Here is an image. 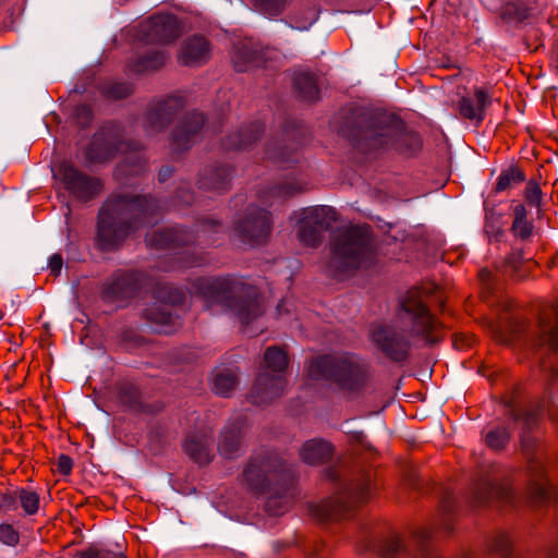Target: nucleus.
<instances>
[{"label":"nucleus","mask_w":558,"mask_h":558,"mask_svg":"<svg viewBox=\"0 0 558 558\" xmlns=\"http://www.w3.org/2000/svg\"><path fill=\"white\" fill-rule=\"evenodd\" d=\"M435 281H422L421 287L411 288L399 300L398 319L409 326V330L392 325H374L369 330L372 342L386 357L401 363L410 357L411 341L409 335L418 337L428 345L442 339V324L430 313L433 302L442 305V296Z\"/></svg>","instance_id":"f257e3e1"},{"label":"nucleus","mask_w":558,"mask_h":558,"mask_svg":"<svg viewBox=\"0 0 558 558\" xmlns=\"http://www.w3.org/2000/svg\"><path fill=\"white\" fill-rule=\"evenodd\" d=\"M157 203L153 198L125 192L112 193L98 214L97 245L100 250L116 248L129 234L151 222Z\"/></svg>","instance_id":"f03ea898"},{"label":"nucleus","mask_w":558,"mask_h":558,"mask_svg":"<svg viewBox=\"0 0 558 558\" xmlns=\"http://www.w3.org/2000/svg\"><path fill=\"white\" fill-rule=\"evenodd\" d=\"M151 304L144 310L143 317L149 322L157 332L170 333L177 326V318L168 308L184 300V292L175 289L169 281H110L104 298L110 302H125L141 294Z\"/></svg>","instance_id":"7ed1b4c3"},{"label":"nucleus","mask_w":558,"mask_h":558,"mask_svg":"<svg viewBox=\"0 0 558 558\" xmlns=\"http://www.w3.org/2000/svg\"><path fill=\"white\" fill-rule=\"evenodd\" d=\"M355 146L364 154L396 150L412 155L421 149L422 141L417 133L407 130L400 118L381 113L371 117L359 131Z\"/></svg>","instance_id":"20e7f679"},{"label":"nucleus","mask_w":558,"mask_h":558,"mask_svg":"<svg viewBox=\"0 0 558 558\" xmlns=\"http://www.w3.org/2000/svg\"><path fill=\"white\" fill-rule=\"evenodd\" d=\"M197 295L208 306L218 304L227 307L243 324L254 320L265 311L264 299L255 286L244 281H198Z\"/></svg>","instance_id":"39448f33"},{"label":"nucleus","mask_w":558,"mask_h":558,"mask_svg":"<svg viewBox=\"0 0 558 558\" xmlns=\"http://www.w3.org/2000/svg\"><path fill=\"white\" fill-rule=\"evenodd\" d=\"M307 373L315 380H331L347 393L361 391L369 378L367 363L350 353L318 356L312 360Z\"/></svg>","instance_id":"423d86ee"},{"label":"nucleus","mask_w":558,"mask_h":558,"mask_svg":"<svg viewBox=\"0 0 558 558\" xmlns=\"http://www.w3.org/2000/svg\"><path fill=\"white\" fill-rule=\"evenodd\" d=\"M373 492L371 474H360L340 492L312 506V514L319 521H337L350 515L360 505L366 502Z\"/></svg>","instance_id":"0eeeda50"},{"label":"nucleus","mask_w":558,"mask_h":558,"mask_svg":"<svg viewBox=\"0 0 558 558\" xmlns=\"http://www.w3.org/2000/svg\"><path fill=\"white\" fill-rule=\"evenodd\" d=\"M331 253L343 267H369L376 256L371 228L354 226L340 231L331 242Z\"/></svg>","instance_id":"6e6552de"},{"label":"nucleus","mask_w":558,"mask_h":558,"mask_svg":"<svg viewBox=\"0 0 558 558\" xmlns=\"http://www.w3.org/2000/svg\"><path fill=\"white\" fill-rule=\"evenodd\" d=\"M245 485L256 494H270L289 478V468L276 452L262 451L253 454L243 470Z\"/></svg>","instance_id":"1a4fd4ad"},{"label":"nucleus","mask_w":558,"mask_h":558,"mask_svg":"<svg viewBox=\"0 0 558 558\" xmlns=\"http://www.w3.org/2000/svg\"><path fill=\"white\" fill-rule=\"evenodd\" d=\"M298 238L302 244L310 247L318 246L323 233L329 230L338 219L336 209L330 206L308 207L301 211Z\"/></svg>","instance_id":"9d476101"},{"label":"nucleus","mask_w":558,"mask_h":558,"mask_svg":"<svg viewBox=\"0 0 558 558\" xmlns=\"http://www.w3.org/2000/svg\"><path fill=\"white\" fill-rule=\"evenodd\" d=\"M535 439L523 433L521 436V449L527 458L529 493L533 501L538 504L550 502L554 490L546 477L543 461L538 456H533Z\"/></svg>","instance_id":"9b49d317"},{"label":"nucleus","mask_w":558,"mask_h":558,"mask_svg":"<svg viewBox=\"0 0 558 558\" xmlns=\"http://www.w3.org/2000/svg\"><path fill=\"white\" fill-rule=\"evenodd\" d=\"M53 178L75 198L88 201L101 191V183L78 171L69 162H61L53 169Z\"/></svg>","instance_id":"f8f14e48"},{"label":"nucleus","mask_w":558,"mask_h":558,"mask_svg":"<svg viewBox=\"0 0 558 558\" xmlns=\"http://www.w3.org/2000/svg\"><path fill=\"white\" fill-rule=\"evenodd\" d=\"M522 322L515 329L518 333L526 332L527 339L536 347L558 349V301L545 306L539 314L538 323L532 330Z\"/></svg>","instance_id":"ddd939ff"},{"label":"nucleus","mask_w":558,"mask_h":558,"mask_svg":"<svg viewBox=\"0 0 558 558\" xmlns=\"http://www.w3.org/2000/svg\"><path fill=\"white\" fill-rule=\"evenodd\" d=\"M271 220L269 211L252 208L245 219L239 221L235 231L243 242L258 245L265 242L270 233Z\"/></svg>","instance_id":"4468645a"},{"label":"nucleus","mask_w":558,"mask_h":558,"mask_svg":"<svg viewBox=\"0 0 558 558\" xmlns=\"http://www.w3.org/2000/svg\"><path fill=\"white\" fill-rule=\"evenodd\" d=\"M286 387L287 380L284 375L269 374L265 371L258 374L252 387L250 398L255 404H266L281 397Z\"/></svg>","instance_id":"2eb2a0df"},{"label":"nucleus","mask_w":558,"mask_h":558,"mask_svg":"<svg viewBox=\"0 0 558 558\" xmlns=\"http://www.w3.org/2000/svg\"><path fill=\"white\" fill-rule=\"evenodd\" d=\"M492 105V95L486 88L475 87L471 94L462 96L457 102V110L461 118L481 123L486 110Z\"/></svg>","instance_id":"dca6fc26"},{"label":"nucleus","mask_w":558,"mask_h":558,"mask_svg":"<svg viewBox=\"0 0 558 558\" xmlns=\"http://www.w3.org/2000/svg\"><path fill=\"white\" fill-rule=\"evenodd\" d=\"M148 36L153 41L168 44L177 39L182 27L179 20L169 13L157 14L149 19L146 25Z\"/></svg>","instance_id":"f3484780"},{"label":"nucleus","mask_w":558,"mask_h":558,"mask_svg":"<svg viewBox=\"0 0 558 558\" xmlns=\"http://www.w3.org/2000/svg\"><path fill=\"white\" fill-rule=\"evenodd\" d=\"M214 438L209 430H199L190 435L183 449L185 453L196 463L204 465L213 460L211 447Z\"/></svg>","instance_id":"a211bd4d"},{"label":"nucleus","mask_w":558,"mask_h":558,"mask_svg":"<svg viewBox=\"0 0 558 558\" xmlns=\"http://www.w3.org/2000/svg\"><path fill=\"white\" fill-rule=\"evenodd\" d=\"M192 234L179 228L159 229L147 235V245L155 248H177L186 245L192 240Z\"/></svg>","instance_id":"6ab92c4d"},{"label":"nucleus","mask_w":558,"mask_h":558,"mask_svg":"<svg viewBox=\"0 0 558 558\" xmlns=\"http://www.w3.org/2000/svg\"><path fill=\"white\" fill-rule=\"evenodd\" d=\"M242 423L236 421L227 424L221 430L218 451L226 459H234L242 452Z\"/></svg>","instance_id":"aec40b11"},{"label":"nucleus","mask_w":558,"mask_h":558,"mask_svg":"<svg viewBox=\"0 0 558 558\" xmlns=\"http://www.w3.org/2000/svg\"><path fill=\"white\" fill-rule=\"evenodd\" d=\"M210 48L207 40L202 36H194L184 41L179 60L184 65L195 66L208 61Z\"/></svg>","instance_id":"412c9836"},{"label":"nucleus","mask_w":558,"mask_h":558,"mask_svg":"<svg viewBox=\"0 0 558 558\" xmlns=\"http://www.w3.org/2000/svg\"><path fill=\"white\" fill-rule=\"evenodd\" d=\"M204 124V117L199 112H192L184 118L175 130L172 142L177 149H186L191 146L193 136Z\"/></svg>","instance_id":"4be33fe9"},{"label":"nucleus","mask_w":558,"mask_h":558,"mask_svg":"<svg viewBox=\"0 0 558 558\" xmlns=\"http://www.w3.org/2000/svg\"><path fill=\"white\" fill-rule=\"evenodd\" d=\"M182 107V100L179 97H169L158 102L147 114L149 128L153 130L163 128Z\"/></svg>","instance_id":"5701e85b"},{"label":"nucleus","mask_w":558,"mask_h":558,"mask_svg":"<svg viewBox=\"0 0 558 558\" xmlns=\"http://www.w3.org/2000/svg\"><path fill=\"white\" fill-rule=\"evenodd\" d=\"M332 446L322 439H312L306 441L300 451L302 460L311 465L320 464L329 460L332 456Z\"/></svg>","instance_id":"b1692460"},{"label":"nucleus","mask_w":558,"mask_h":558,"mask_svg":"<svg viewBox=\"0 0 558 558\" xmlns=\"http://www.w3.org/2000/svg\"><path fill=\"white\" fill-rule=\"evenodd\" d=\"M238 386V375L233 368H217L213 376V390L221 397H229Z\"/></svg>","instance_id":"393cba45"},{"label":"nucleus","mask_w":558,"mask_h":558,"mask_svg":"<svg viewBox=\"0 0 558 558\" xmlns=\"http://www.w3.org/2000/svg\"><path fill=\"white\" fill-rule=\"evenodd\" d=\"M514 238L527 241L534 232V225L527 219V211L524 205L519 204L513 208V221L510 228Z\"/></svg>","instance_id":"a878e982"},{"label":"nucleus","mask_w":558,"mask_h":558,"mask_svg":"<svg viewBox=\"0 0 558 558\" xmlns=\"http://www.w3.org/2000/svg\"><path fill=\"white\" fill-rule=\"evenodd\" d=\"M16 506L25 515H35L40 508L39 494L27 487H16Z\"/></svg>","instance_id":"bb28decb"},{"label":"nucleus","mask_w":558,"mask_h":558,"mask_svg":"<svg viewBox=\"0 0 558 558\" xmlns=\"http://www.w3.org/2000/svg\"><path fill=\"white\" fill-rule=\"evenodd\" d=\"M294 86L300 96L308 101L318 98L319 89L316 77L307 72H300L294 77Z\"/></svg>","instance_id":"cd10ccee"},{"label":"nucleus","mask_w":558,"mask_h":558,"mask_svg":"<svg viewBox=\"0 0 558 558\" xmlns=\"http://www.w3.org/2000/svg\"><path fill=\"white\" fill-rule=\"evenodd\" d=\"M264 361L266 367L274 372V374H282L288 367L287 353L279 347H269L265 351Z\"/></svg>","instance_id":"c85d7f7f"},{"label":"nucleus","mask_w":558,"mask_h":558,"mask_svg":"<svg viewBox=\"0 0 558 558\" xmlns=\"http://www.w3.org/2000/svg\"><path fill=\"white\" fill-rule=\"evenodd\" d=\"M484 440L488 448L499 451L509 442L510 432L505 426H496L485 432Z\"/></svg>","instance_id":"c756f323"},{"label":"nucleus","mask_w":558,"mask_h":558,"mask_svg":"<svg viewBox=\"0 0 558 558\" xmlns=\"http://www.w3.org/2000/svg\"><path fill=\"white\" fill-rule=\"evenodd\" d=\"M525 180L524 173L517 167H509L502 170L498 177L496 190L498 192L511 189Z\"/></svg>","instance_id":"7c9ffc66"},{"label":"nucleus","mask_w":558,"mask_h":558,"mask_svg":"<svg viewBox=\"0 0 558 558\" xmlns=\"http://www.w3.org/2000/svg\"><path fill=\"white\" fill-rule=\"evenodd\" d=\"M284 486L286 482H282L281 487H277L276 490H272L270 494H268L269 496L266 501L265 509L270 515H280L288 509V498L279 494Z\"/></svg>","instance_id":"2f4dec72"},{"label":"nucleus","mask_w":558,"mask_h":558,"mask_svg":"<svg viewBox=\"0 0 558 558\" xmlns=\"http://www.w3.org/2000/svg\"><path fill=\"white\" fill-rule=\"evenodd\" d=\"M501 494L499 488L496 485V478H490L488 476L483 477L478 481L475 486L474 495L478 502H486L494 495Z\"/></svg>","instance_id":"473e14b6"},{"label":"nucleus","mask_w":558,"mask_h":558,"mask_svg":"<svg viewBox=\"0 0 558 558\" xmlns=\"http://www.w3.org/2000/svg\"><path fill=\"white\" fill-rule=\"evenodd\" d=\"M119 396L121 402L132 409H137L141 405V392L134 385H121L119 388Z\"/></svg>","instance_id":"72a5a7b5"},{"label":"nucleus","mask_w":558,"mask_h":558,"mask_svg":"<svg viewBox=\"0 0 558 558\" xmlns=\"http://www.w3.org/2000/svg\"><path fill=\"white\" fill-rule=\"evenodd\" d=\"M255 7L268 16H276L283 10L287 0H253Z\"/></svg>","instance_id":"f704fd0d"},{"label":"nucleus","mask_w":558,"mask_h":558,"mask_svg":"<svg viewBox=\"0 0 558 558\" xmlns=\"http://www.w3.org/2000/svg\"><path fill=\"white\" fill-rule=\"evenodd\" d=\"M16 510V488L0 490V512L9 513Z\"/></svg>","instance_id":"c9c22d12"},{"label":"nucleus","mask_w":558,"mask_h":558,"mask_svg":"<svg viewBox=\"0 0 558 558\" xmlns=\"http://www.w3.org/2000/svg\"><path fill=\"white\" fill-rule=\"evenodd\" d=\"M167 56L161 52H155L143 58L137 66V71L157 70L165 64Z\"/></svg>","instance_id":"e433bc0d"},{"label":"nucleus","mask_w":558,"mask_h":558,"mask_svg":"<svg viewBox=\"0 0 558 558\" xmlns=\"http://www.w3.org/2000/svg\"><path fill=\"white\" fill-rule=\"evenodd\" d=\"M523 262V253L520 250H512L502 262L501 268L504 274L518 270Z\"/></svg>","instance_id":"4c0bfd02"},{"label":"nucleus","mask_w":558,"mask_h":558,"mask_svg":"<svg viewBox=\"0 0 558 558\" xmlns=\"http://www.w3.org/2000/svg\"><path fill=\"white\" fill-rule=\"evenodd\" d=\"M402 548V543L399 537L395 536L384 542L379 549V554L384 558H393Z\"/></svg>","instance_id":"58836bf2"},{"label":"nucleus","mask_w":558,"mask_h":558,"mask_svg":"<svg viewBox=\"0 0 558 558\" xmlns=\"http://www.w3.org/2000/svg\"><path fill=\"white\" fill-rule=\"evenodd\" d=\"M524 197L531 206L538 207L542 202V191L539 185L534 181H529L525 186Z\"/></svg>","instance_id":"ea45409f"},{"label":"nucleus","mask_w":558,"mask_h":558,"mask_svg":"<svg viewBox=\"0 0 558 558\" xmlns=\"http://www.w3.org/2000/svg\"><path fill=\"white\" fill-rule=\"evenodd\" d=\"M490 547L492 550L500 554L501 556H508L511 548V542L509 536L505 533L496 535L492 542Z\"/></svg>","instance_id":"a19ab883"},{"label":"nucleus","mask_w":558,"mask_h":558,"mask_svg":"<svg viewBox=\"0 0 558 558\" xmlns=\"http://www.w3.org/2000/svg\"><path fill=\"white\" fill-rule=\"evenodd\" d=\"M20 541L19 532L11 524H0V542L15 546Z\"/></svg>","instance_id":"79ce46f5"},{"label":"nucleus","mask_w":558,"mask_h":558,"mask_svg":"<svg viewBox=\"0 0 558 558\" xmlns=\"http://www.w3.org/2000/svg\"><path fill=\"white\" fill-rule=\"evenodd\" d=\"M98 141H99V137L96 136L94 138L93 146L90 147V149L87 154L88 158L92 160H95V161H104V160H107V159L113 157V151H112L110 144L106 145V147L102 151H100V153L96 151L95 146H97Z\"/></svg>","instance_id":"37998d69"},{"label":"nucleus","mask_w":558,"mask_h":558,"mask_svg":"<svg viewBox=\"0 0 558 558\" xmlns=\"http://www.w3.org/2000/svg\"><path fill=\"white\" fill-rule=\"evenodd\" d=\"M509 414L514 421L523 418L524 425L527 428L532 427L536 423L538 416V412L536 411H527L524 414H522L519 410L512 407L510 408Z\"/></svg>","instance_id":"c03bdc74"},{"label":"nucleus","mask_w":558,"mask_h":558,"mask_svg":"<svg viewBox=\"0 0 558 558\" xmlns=\"http://www.w3.org/2000/svg\"><path fill=\"white\" fill-rule=\"evenodd\" d=\"M254 131H245L244 133L240 134L241 140L239 142H235L232 144V146L236 149H242L246 147L248 144L257 140V133L259 131V126L255 125Z\"/></svg>","instance_id":"a18cd8bd"},{"label":"nucleus","mask_w":558,"mask_h":558,"mask_svg":"<svg viewBox=\"0 0 558 558\" xmlns=\"http://www.w3.org/2000/svg\"><path fill=\"white\" fill-rule=\"evenodd\" d=\"M63 267V258L61 254H52L48 260L49 275L52 277H59Z\"/></svg>","instance_id":"49530a36"},{"label":"nucleus","mask_w":558,"mask_h":558,"mask_svg":"<svg viewBox=\"0 0 558 558\" xmlns=\"http://www.w3.org/2000/svg\"><path fill=\"white\" fill-rule=\"evenodd\" d=\"M108 95L112 98H124L131 93V86L128 84H116L108 89Z\"/></svg>","instance_id":"de8ad7c7"},{"label":"nucleus","mask_w":558,"mask_h":558,"mask_svg":"<svg viewBox=\"0 0 558 558\" xmlns=\"http://www.w3.org/2000/svg\"><path fill=\"white\" fill-rule=\"evenodd\" d=\"M73 468L72 459L66 454H60L57 462V471L62 475H69Z\"/></svg>","instance_id":"09e8293b"},{"label":"nucleus","mask_w":558,"mask_h":558,"mask_svg":"<svg viewBox=\"0 0 558 558\" xmlns=\"http://www.w3.org/2000/svg\"><path fill=\"white\" fill-rule=\"evenodd\" d=\"M433 531L428 529H422L415 533V541L417 543V546H420L422 551V557L424 556L425 550V543L433 537Z\"/></svg>","instance_id":"8fccbe9b"},{"label":"nucleus","mask_w":558,"mask_h":558,"mask_svg":"<svg viewBox=\"0 0 558 558\" xmlns=\"http://www.w3.org/2000/svg\"><path fill=\"white\" fill-rule=\"evenodd\" d=\"M232 60H233L234 69L238 72L247 71L251 68V64L253 63V59L251 58V56L247 57V59L242 61V54L241 53H236L232 58Z\"/></svg>","instance_id":"3c124183"},{"label":"nucleus","mask_w":558,"mask_h":558,"mask_svg":"<svg viewBox=\"0 0 558 558\" xmlns=\"http://www.w3.org/2000/svg\"><path fill=\"white\" fill-rule=\"evenodd\" d=\"M73 558H99V548L96 546H89L84 550L77 551Z\"/></svg>","instance_id":"603ef678"},{"label":"nucleus","mask_w":558,"mask_h":558,"mask_svg":"<svg viewBox=\"0 0 558 558\" xmlns=\"http://www.w3.org/2000/svg\"><path fill=\"white\" fill-rule=\"evenodd\" d=\"M199 263L195 259L193 260H190V259H185V258H182L180 257V259L173 264H171L168 268H165V270H168V269H175V268H184V267H192V266H198Z\"/></svg>","instance_id":"864d4df0"},{"label":"nucleus","mask_w":558,"mask_h":558,"mask_svg":"<svg viewBox=\"0 0 558 558\" xmlns=\"http://www.w3.org/2000/svg\"><path fill=\"white\" fill-rule=\"evenodd\" d=\"M99 558H125L122 553H113L108 549L99 548Z\"/></svg>","instance_id":"5fc2aeb1"},{"label":"nucleus","mask_w":558,"mask_h":558,"mask_svg":"<svg viewBox=\"0 0 558 558\" xmlns=\"http://www.w3.org/2000/svg\"><path fill=\"white\" fill-rule=\"evenodd\" d=\"M438 529H442L446 533H449L452 530V523L449 514L446 513L442 518L441 525Z\"/></svg>","instance_id":"6e6d98bb"},{"label":"nucleus","mask_w":558,"mask_h":558,"mask_svg":"<svg viewBox=\"0 0 558 558\" xmlns=\"http://www.w3.org/2000/svg\"><path fill=\"white\" fill-rule=\"evenodd\" d=\"M172 174V169L169 167H165L159 171V181H166Z\"/></svg>","instance_id":"4d7b16f0"},{"label":"nucleus","mask_w":558,"mask_h":558,"mask_svg":"<svg viewBox=\"0 0 558 558\" xmlns=\"http://www.w3.org/2000/svg\"><path fill=\"white\" fill-rule=\"evenodd\" d=\"M78 116L83 114L87 120L92 118V111L87 106H82L77 109Z\"/></svg>","instance_id":"13d9d810"},{"label":"nucleus","mask_w":558,"mask_h":558,"mask_svg":"<svg viewBox=\"0 0 558 558\" xmlns=\"http://www.w3.org/2000/svg\"><path fill=\"white\" fill-rule=\"evenodd\" d=\"M453 345H454L457 349H459V350L463 349V348H464V343H463V339H462V337L456 336V337L453 338Z\"/></svg>","instance_id":"bf43d9fd"},{"label":"nucleus","mask_w":558,"mask_h":558,"mask_svg":"<svg viewBox=\"0 0 558 558\" xmlns=\"http://www.w3.org/2000/svg\"><path fill=\"white\" fill-rule=\"evenodd\" d=\"M286 304H287V301L286 300H282L278 305H277V312L279 315L282 314V312H288V310L286 308Z\"/></svg>","instance_id":"052dcab7"},{"label":"nucleus","mask_w":558,"mask_h":558,"mask_svg":"<svg viewBox=\"0 0 558 558\" xmlns=\"http://www.w3.org/2000/svg\"><path fill=\"white\" fill-rule=\"evenodd\" d=\"M328 476H329L330 478H332V480H336V478H337V476H336V472H335V471H332V470H329V471H328Z\"/></svg>","instance_id":"680f3d73"},{"label":"nucleus","mask_w":558,"mask_h":558,"mask_svg":"<svg viewBox=\"0 0 558 558\" xmlns=\"http://www.w3.org/2000/svg\"><path fill=\"white\" fill-rule=\"evenodd\" d=\"M316 20V14L315 12L312 13V17H311V22H310V25L313 24V22Z\"/></svg>","instance_id":"e2e57ef3"},{"label":"nucleus","mask_w":558,"mask_h":558,"mask_svg":"<svg viewBox=\"0 0 558 558\" xmlns=\"http://www.w3.org/2000/svg\"><path fill=\"white\" fill-rule=\"evenodd\" d=\"M442 508H444V510H445L446 512H449V510H450V507H449L447 504H444V505H442Z\"/></svg>","instance_id":"0e129e2a"},{"label":"nucleus","mask_w":558,"mask_h":558,"mask_svg":"<svg viewBox=\"0 0 558 558\" xmlns=\"http://www.w3.org/2000/svg\"><path fill=\"white\" fill-rule=\"evenodd\" d=\"M295 27L299 28V29H306L307 28L306 25H299V24H296Z\"/></svg>","instance_id":"69168bd1"},{"label":"nucleus","mask_w":558,"mask_h":558,"mask_svg":"<svg viewBox=\"0 0 558 558\" xmlns=\"http://www.w3.org/2000/svg\"><path fill=\"white\" fill-rule=\"evenodd\" d=\"M131 171H132V172H135V173H138V169H136V166H135V165H134V166H132V170H131Z\"/></svg>","instance_id":"338daca9"},{"label":"nucleus","mask_w":558,"mask_h":558,"mask_svg":"<svg viewBox=\"0 0 558 558\" xmlns=\"http://www.w3.org/2000/svg\"><path fill=\"white\" fill-rule=\"evenodd\" d=\"M276 160H279V161H283L282 157L281 156H275L274 157Z\"/></svg>","instance_id":"774afa93"}]
</instances>
